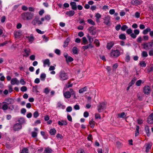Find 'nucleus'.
<instances>
[{
  "label": "nucleus",
  "instance_id": "1",
  "mask_svg": "<svg viewBox=\"0 0 153 153\" xmlns=\"http://www.w3.org/2000/svg\"><path fill=\"white\" fill-rule=\"evenodd\" d=\"M34 14L29 12H25L21 14L22 19L25 20H28L32 19L33 18Z\"/></svg>",
  "mask_w": 153,
  "mask_h": 153
},
{
  "label": "nucleus",
  "instance_id": "2",
  "mask_svg": "<svg viewBox=\"0 0 153 153\" xmlns=\"http://www.w3.org/2000/svg\"><path fill=\"white\" fill-rule=\"evenodd\" d=\"M142 45L143 46V48L145 49L153 50V40L150 42L143 43L142 44Z\"/></svg>",
  "mask_w": 153,
  "mask_h": 153
},
{
  "label": "nucleus",
  "instance_id": "3",
  "mask_svg": "<svg viewBox=\"0 0 153 153\" xmlns=\"http://www.w3.org/2000/svg\"><path fill=\"white\" fill-rule=\"evenodd\" d=\"M106 107V105L104 102H102L100 103L98 105L97 109L99 112L102 111L104 109H105Z\"/></svg>",
  "mask_w": 153,
  "mask_h": 153
},
{
  "label": "nucleus",
  "instance_id": "4",
  "mask_svg": "<svg viewBox=\"0 0 153 153\" xmlns=\"http://www.w3.org/2000/svg\"><path fill=\"white\" fill-rule=\"evenodd\" d=\"M59 76L61 80H64L68 79V74L64 71H61L59 72Z\"/></svg>",
  "mask_w": 153,
  "mask_h": 153
},
{
  "label": "nucleus",
  "instance_id": "5",
  "mask_svg": "<svg viewBox=\"0 0 153 153\" xmlns=\"http://www.w3.org/2000/svg\"><path fill=\"white\" fill-rule=\"evenodd\" d=\"M120 53V51L117 50H112L110 53V56L114 57H116L119 56Z\"/></svg>",
  "mask_w": 153,
  "mask_h": 153
},
{
  "label": "nucleus",
  "instance_id": "6",
  "mask_svg": "<svg viewBox=\"0 0 153 153\" xmlns=\"http://www.w3.org/2000/svg\"><path fill=\"white\" fill-rule=\"evenodd\" d=\"M64 56L66 59V61L67 63L71 62L74 60V59L71 56H68L67 53H65Z\"/></svg>",
  "mask_w": 153,
  "mask_h": 153
},
{
  "label": "nucleus",
  "instance_id": "7",
  "mask_svg": "<svg viewBox=\"0 0 153 153\" xmlns=\"http://www.w3.org/2000/svg\"><path fill=\"white\" fill-rule=\"evenodd\" d=\"M151 91L150 88L148 86H145L143 88V92L146 94H149Z\"/></svg>",
  "mask_w": 153,
  "mask_h": 153
},
{
  "label": "nucleus",
  "instance_id": "8",
  "mask_svg": "<svg viewBox=\"0 0 153 153\" xmlns=\"http://www.w3.org/2000/svg\"><path fill=\"white\" fill-rule=\"evenodd\" d=\"M22 126L19 123H16L13 126V129L15 131H18L22 128Z\"/></svg>",
  "mask_w": 153,
  "mask_h": 153
},
{
  "label": "nucleus",
  "instance_id": "9",
  "mask_svg": "<svg viewBox=\"0 0 153 153\" xmlns=\"http://www.w3.org/2000/svg\"><path fill=\"white\" fill-rule=\"evenodd\" d=\"M147 122L149 124L153 123V113L151 114L148 117Z\"/></svg>",
  "mask_w": 153,
  "mask_h": 153
},
{
  "label": "nucleus",
  "instance_id": "10",
  "mask_svg": "<svg viewBox=\"0 0 153 153\" xmlns=\"http://www.w3.org/2000/svg\"><path fill=\"white\" fill-rule=\"evenodd\" d=\"M5 101H6L5 102H7L6 103L8 105L10 104H12L14 102V100L13 98H10L6 99L5 100Z\"/></svg>",
  "mask_w": 153,
  "mask_h": 153
},
{
  "label": "nucleus",
  "instance_id": "11",
  "mask_svg": "<svg viewBox=\"0 0 153 153\" xmlns=\"http://www.w3.org/2000/svg\"><path fill=\"white\" fill-rule=\"evenodd\" d=\"M70 5L71 6V9L73 10H76L77 9V6L76 3L74 2H71L70 3Z\"/></svg>",
  "mask_w": 153,
  "mask_h": 153
},
{
  "label": "nucleus",
  "instance_id": "12",
  "mask_svg": "<svg viewBox=\"0 0 153 153\" xmlns=\"http://www.w3.org/2000/svg\"><path fill=\"white\" fill-rule=\"evenodd\" d=\"M71 95V93H70V92L68 91H66L64 93V97L67 99L70 98Z\"/></svg>",
  "mask_w": 153,
  "mask_h": 153
},
{
  "label": "nucleus",
  "instance_id": "13",
  "mask_svg": "<svg viewBox=\"0 0 153 153\" xmlns=\"http://www.w3.org/2000/svg\"><path fill=\"white\" fill-rule=\"evenodd\" d=\"M74 11L73 10H71L66 12L65 14L69 16H72L75 14Z\"/></svg>",
  "mask_w": 153,
  "mask_h": 153
},
{
  "label": "nucleus",
  "instance_id": "14",
  "mask_svg": "<svg viewBox=\"0 0 153 153\" xmlns=\"http://www.w3.org/2000/svg\"><path fill=\"white\" fill-rule=\"evenodd\" d=\"M39 19V18L38 16H35L34 19L32 21V24L33 25H35Z\"/></svg>",
  "mask_w": 153,
  "mask_h": 153
},
{
  "label": "nucleus",
  "instance_id": "15",
  "mask_svg": "<svg viewBox=\"0 0 153 153\" xmlns=\"http://www.w3.org/2000/svg\"><path fill=\"white\" fill-rule=\"evenodd\" d=\"M58 124L60 126L66 125H67V122L66 120H62L61 121H59Z\"/></svg>",
  "mask_w": 153,
  "mask_h": 153
},
{
  "label": "nucleus",
  "instance_id": "16",
  "mask_svg": "<svg viewBox=\"0 0 153 153\" xmlns=\"http://www.w3.org/2000/svg\"><path fill=\"white\" fill-rule=\"evenodd\" d=\"M11 83L12 85H14L16 83L18 85L19 84V81L17 80L16 78H13L11 80Z\"/></svg>",
  "mask_w": 153,
  "mask_h": 153
},
{
  "label": "nucleus",
  "instance_id": "17",
  "mask_svg": "<svg viewBox=\"0 0 153 153\" xmlns=\"http://www.w3.org/2000/svg\"><path fill=\"white\" fill-rule=\"evenodd\" d=\"M94 47V45H92V44L89 43L88 45L86 46H82V48L84 50L87 49L89 48H91Z\"/></svg>",
  "mask_w": 153,
  "mask_h": 153
},
{
  "label": "nucleus",
  "instance_id": "18",
  "mask_svg": "<svg viewBox=\"0 0 153 153\" xmlns=\"http://www.w3.org/2000/svg\"><path fill=\"white\" fill-rule=\"evenodd\" d=\"M6 102H2V103H5L2 106V108L4 110H6L8 109V105L6 103Z\"/></svg>",
  "mask_w": 153,
  "mask_h": 153
},
{
  "label": "nucleus",
  "instance_id": "19",
  "mask_svg": "<svg viewBox=\"0 0 153 153\" xmlns=\"http://www.w3.org/2000/svg\"><path fill=\"white\" fill-rule=\"evenodd\" d=\"M78 49L76 47H73L72 48V52L74 54H77L79 53Z\"/></svg>",
  "mask_w": 153,
  "mask_h": 153
},
{
  "label": "nucleus",
  "instance_id": "20",
  "mask_svg": "<svg viewBox=\"0 0 153 153\" xmlns=\"http://www.w3.org/2000/svg\"><path fill=\"white\" fill-rule=\"evenodd\" d=\"M70 41V39L69 38H67L64 42V44L63 46L64 48H65L67 46L68 43Z\"/></svg>",
  "mask_w": 153,
  "mask_h": 153
},
{
  "label": "nucleus",
  "instance_id": "21",
  "mask_svg": "<svg viewBox=\"0 0 153 153\" xmlns=\"http://www.w3.org/2000/svg\"><path fill=\"white\" fill-rule=\"evenodd\" d=\"M114 45V43L112 42L108 43L106 45L107 48L108 50H110Z\"/></svg>",
  "mask_w": 153,
  "mask_h": 153
},
{
  "label": "nucleus",
  "instance_id": "22",
  "mask_svg": "<svg viewBox=\"0 0 153 153\" xmlns=\"http://www.w3.org/2000/svg\"><path fill=\"white\" fill-rule=\"evenodd\" d=\"M52 150L51 149L48 148H45L44 152V153H51Z\"/></svg>",
  "mask_w": 153,
  "mask_h": 153
},
{
  "label": "nucleus",
  "instance_id": "23",
  "mask_svg": "<svg viewBox=\"0 0 153 153\" xmlns=\"http://www.w3.org/2000/svg\"><path fill=\"white\" fill-rule=\"evenodd\" d=\"M87 89V86H85L83 88H82L79 91V93L81 94L82 93L84 92H85V91H86Z\"/></svg>",
  "mask_w": 153,
  "mask_h": 153
},
{
  "label": "nucleus",
  "instance_id": "24",
  "mask_svg": "<svg viewBox=\"0 0 153 153\" xmlns=\"http://www.w3.org/2000/svg\"><path fill=\"white\" fill-rule=\"evenodd\" d=\"M26 38H28V39L30 42H32L34 40V38L32 34H31L30 36H26Z\"/></svg>",
  "mask_w": 153,
  "mask_h": 153
},
{
  "label": "nucleus",
  "instance_id": "25",
  "mask_svg": "<svg viewBox=\"0 0 153 153\" xmlns=\"http://www.w3.org/2000/svg\"><path fill=\"white\" fill-rule=\"evenodd\" d=\"M152 146V145H151L149 143H148L147 144L146 150V152H149V150L151 148Z\"/></svg>",
  "mask_w": 153,
  "mask_h": 153
},
{
  "label": "nucleus",
  "instance_id": "26",
  "mask_svg": "<svg viewBox=\"0 0 153 153\" xmlns=\"http://www.w3.org/2000/svg\"><path fill=\"white\" fill-rule=\"evenodd\" d=\"M151 30V29L149 27H148L143 31V33L144 34H147L149 32H150Z\"/></svg>",
  "mask_w": 153,
  "mask_h": 153
},
{
  "label": "nucleus",
  "instance_id": "27",
  "mask_svg": "<svg viewBox=\"0 0 153 153\" xmlns=\"http://www.w3.org/2000/svg\"><path fill=\"white\" fill-rule=\"evenodd\" d=\"M21 33L20 31L15 32L14 33V35L16 38H17L19 37L21 35Z\"/></svg>",
  "mask_w": 153,
  "mask_h": 153
},
{
  "label": "nucleus",
  "instance_id": "28",
  "mask_svg": "<svg viewBox=\"0 0 153 153\" xmlns=\"http://www.w3.org/2000/svg\"><path fill=\"white\" fill-rule=\"evenodd\" d=\"M95 123V122L93 120V119H91L89 122V124H90V126L91 128H93L94 127Z\"/></svg>",
  "mask_w": 153,
  "mask_h": 153
},
{
  "label": "nucleus",
  "instance_id": "29",
  "mask_svg": "<svg viewBox=\"0 0 153 153\" xmlns=\"http://www.w3.org/2000/svg\"><path fill=\"white\" fill-rule=\"evenodd\" d=\"M119 38L122 40H125L126 38L125 35L124 34L121 33L119 36Z\"/></svg>",
  "mask_w": 153,
  "mask_h": 153
},
{
  "label": "nucleus",
  "instance_id": "30",
  "mask_svg": "<svg viewBox=\"0 0 153 153\" xmlns=\"http://www.w3.org/2000/svg\"><path fill=\"white\" fill-rule=\"evenodd\" d=\"M140 3V1L138 0H132L131 1V3L133 5L139 4Z\"/></svg>",
  "mask_w": 153,
  "mask_h": 153
},
{
  "label": "nucleus",
  "instance_id": "31",
  "mask_svg": "<svg viewBox=\"0 0 153 153\" xmlns=\"http://www.w3.org/2000/svg\"><path fill=\"white\" fill-rule=\"evenodd\" d=\"M56 131L55 128H52L50 129L49 133L51 135H55L56 133Z\"/></svg>",
  "mask_w": 153,
  "mask_h": 153
},
{
  "label": "nucleus",
  "instance_id": "32",
  "mask_svg": "<svg viewBox=\"0 0 153 153\" xmlns=\"http://www.w3.org/2000/svg\"><path fill=\"white\" fill-rule=\"evenodd\" d=\"M126 116L125 113L124 112H123L121 114H118V116L120 118H124Z\"/></svg>",
  "mask_w": 153,
  "mask_h": 153
},
{
  "label": "nucleus",
  "instance_id": "33",
  "mask_svg": "<svg viewBox=\"0 0 153 153\" xmlns=\"http://www.w3.org/2000/svg\"><path fill=\"white\" fill-rule=\"evenodd\" d=\"M46 77V74L45 73L42 74L40 76L41 79L42 81H44L45 80Z\"/></svg>",
  "mask_w": 153,
  "mask_h": 153
},
{
  "label": "nucleus",
  "instance_id": "34",
  "mask_svg": "<svg viewBox=\"0 0 153 153\" xmlns=\"http://www.w3.org/2000/svg\"><path fill=\"white\" fill-rule=\"evenodd\" d=\"M139 126H136V132L135 133V137L137 136L139 134Z\"/></svg>",
  "mask_w": 153,
  "mask_h": 153
},
{
  "label": "nucleus",
  "instance_id": "35",
  "mask_svg": "<svg viewBox=\"0 0 153 153\" xmlns=\"http://www.w3.org/2000/svg\"><path fill=\"white\" fill-rule=\"evenodd\" d=\"M18 121L19 122V124H20L21 125L25 122L24 119L22 117L20 118Z\"/></svg>",
  "mask_w": 153,
  "mask_h": 153
},
{
  "label": "nucleus",
  "instance_id": "36",
  "mask_svg": "<svg viewBox=\"0 0 153 153\" xmlns=\"http://www.w3.org/2000/svg\"><path fill=\"white\" fill-rule=\"evenodd\" d=\"M137 78L136 77H134L128 84L130 85V86H131L133 84H134Z\"/></svg>",
  "mask_w": 153,
  "mask_h": 153
},
{
  "label": "nucleus",
  "instance_id": "37",
  "mask_svg": "<svg viewBox=\"0 0 153 153\" xmlns=\"http://www.w3.org/2000/svg\"><path fill=\"white\" fill-rule=\"evenodd\" d=\"M44 65H48V66H49L50 65L49 60L48 59H46L43 62Z\"/></svg>",
  "mask_w": 153,
  "mask_h": 153
},
{
  "label": "nucleus",
  "instance_id": "38",
  "mask_svg": "<svg viewBox=\"0 0 153 153\" xmlns=\"http://www.w3.org/2000/svg\"><path fill=\"white\" fill-rule=\"evenodd\" d=\"M87 37L88 39L89 43L91 44L93 41V38H92L91 36H89V35H88Z\"/></svg>",
  "mask_w": 153,
  "mask_h": 153
},
{
  "label": "nucleus",
  "instance_id": "39",
  "mask_svg": "<svg viewBox=\"0 0 153 153\" xmlns=\"http://www.w3.org/2000/svg\"><path fill=\"white\" fill-rule=\"evenodd\" d=\"M87 21L89 24H91L92 25H95V23L91 19H89L87 20Z\"/></svg>",
  "mask_w": 153,
  "mask_h": 153
},
{
  "label": "nucleus",
  "instance_id": "40",
  "mask_svg": "<svg viewBox=\"0 0 153 153\" xmlns=\"http://www.w3.org/2000/svg\"><path fill=\"white\" fill-rule=\"evenodd\" d=\"M28 149L26 148H25L22 149L21 153H28Z\"/></svg>",
  "mask_w": 153,
  "mask_h": 153
},
{
  "label": "nucleus",
  "instance_id": "41",
  "mask_svg": "<svg viewBox=\"0 0 153 153\" xmlns=\"http://www.w3.org/2000/svg\"><path fill=\"white\" fill-rule=\"evenodd\" d=\"M128 28V27L126 25H124L121 27V29L122 31H124Z\"/></svg>",
  "mask_w": 153,
  "mask_h": 153
},
{
  "label": "nucleus",
  "instance_id": "42",
  "mask_svg": "<svg viewBox=\"0 0 153 153\" xmlns=\"http://www.w3.org/2000/svg\"><path fill=\"white\" fill-rule=\"evenodd\" d=\"M37 85L33 86V92H36V93L38 92L39 91L37 89Z\"/></svg>",
  "mask_w": 153,
  "mask_h": 153
},
{
  "label": "nucleus",
  "instance_id": "43",
  "mask_svg": "<svg viewBox=\"0 0 153 153\" xmlns=\"http://www.w3.org/2000/svg\"><path fill=\"white\" fill-rule=\"evenodd\" d=\"M109 22L110 21L108 18L107 17H105L103 23L106 25H108Z\"/></svg>",
  "mask_w": 153,
  "mask_h": 153
},
{
  "label": "nucleus",
  "instance_id": "44",
  "mask_svg": "<svg viewBox=\"0 0 153 153\" xmlns=\"http://www.w3.org/2000/svg\"><path fill=\"white\" fill-rule=\"evenodd\" d=\"M142 55L143 57H146L148 55L147 52L144 51L142 52Z\"/></svg>",
  "mask_w": 153,
  "mask_h": 153
},
{
  "label": "nucleus",
  "instance_id": "45",
  "mask_svg": "<svg viewBox=\"0 0 153 153\" xmlns=\"http://www.w3.org/2000/svg\"><path fill=\"white\" fill-rule=\"evenodd\" d=\"M50 90L48 88H45L44 92L46 94H48Z\"/></svg>",
  "mask_w": 153,
  "mask_h": 153
},
{
  "label": "nucleus",
  "instance_id": "46",
  "mask_svg": "<svg viewBox=\"0 0 153 153\" xmlns=\"http://www.w3.org/2000/svg\"><path fill=\"white\" fill-rule=\"evenodd\" d=\"M39 114L37 111H35L33 114V116L34 118H36L39 116Z\"/></svg>",
  "mask_w": 153,
  "mask_h": 153
},
{
  "label": "nucleus",
  "instance_id": "47",
  "mask_svg": "<svg viewBox=\"0 0 153 153\" xmlns=\"http://www.w3.org/2000/svg\"><path fill=\"white\" fill-rule=\"evenodd\" d=\"M145 130L146 131V133L147 134L148 136H149L150 135V133L149 132V128L147 127L145 128Z\"/></svg>",
  "mask_w": 153,
  "mask_h": 153
},
{
  "label": "nucleus",
  "instance_id": "48",
  "mask_svg": "<svg viewBox=\"0 0 153 153\" xmlns=\"http://www.w3.org/2000/svg\"><path fill=\"white\" fill-rule=\"evenodd\" d=\"M140 65L142 67H145L146 65V63L144 61H141L140 63Z\"/></svg>",
  "mask_w": 153,
  "mask_h": 153
},
{
  "label": "nucleus",
  "instance_id": "49",
  "mask_svg": "<svg viewBox=\"0 0 153 153\" xmlns=\"http://www.w3.org/2000/svg\"><path fill=\"white\" fill-rule=\"evenodd\" d=\"M25 52L27 54V56H28L29 55V53L30 52V50L29 49L25 50Z\"/></svg>",
  "mask_w": 153,
  "mask_h": 153
},
{
  "label": "nucleus",
  "instance_id": "50",
  "mask_svg": "<svg viewBox=\"0 0 153 153\" xmlns=\"http://www.w3.org/2000/svg\"><path fill=\"white\" fill-rule=\"evenodd\" d=\"M27 88L25 86H23L21 88V90L23 92L25 91H27Z\"/></svg>",
  "mask_w": 153,
  "mask_h": 153
},
{
  "label": "nucleus",
  "instance_id": "51",
  "mask_svg": "<svg viewBox=\"0 0 153 153\" xmlns=\"http://www.w3.org/2000/svg\"><path fill=\"white\" fill-rule=\"evenodd\" d=\"M142 81L141 80H139L137 81L136 83V85L137 86H140L141 83Z\"/></svg>",
  "mask_w": 153,
  "mask_h": 153
},
{
  "label": "nucleus",
  "instance_id": "52",
  "mask_svg": "<svg viewBox=\"0 0 153 153\" xmlns=\"http://www.w3.org/2000/svg\"><path fill=\"white\" fill-rule=\"evenodd\" d=\"M94 43L95 44L96 46L98 47L100 45V43L98 40L95 39L94 41Z\"/></svg>",
  "mask_w": 153,
  "mask_h": 153
},
{
  "label": "nucleus",
  "instance_id": "53",
  "mask_svg": "<svg viewBox=\"0 0 153 153\" xmlns=\"http://www.w3.org/2000/svg\"><path fill=\"white\" fill-rule=\"evenodd\" d=\"M37 136V133L35 131L32 132V136L33 138L36 137Z\"/></svg>",
  "mask_w": 153,
  "mask_h": 153
},
{
  "label": "nucleus",
  "instance_id": "54",
  "mask_svg": "<svg viewBox=\"0 0 153 153\" xmlns=\"http://www.w3.org/2000/svg\"><path fill=\"white\" fill-rule=\"evenodd\" d=\"M45 19L46 20L49 21L51 19V17L50 15H47L45 16Z\"/></svg>",
  "mask_w": 153,
  "mask_h": 153
},
{
  "label": "nucleus",
  "instance_id": "55",
  "mask_svg": "<svg viewBox=\"0 0 153 153\" xmlns=\"http://www.w3.org/2000/svg\"><path fill=\"white\" fill-rule=\"evenodd\" d=\"M67 111L68 112H70L72 111V108L71 106L68 107L66 109Z\"/></svg>",
  "mask_w": 153,
  "mask_h": 153
},
{
  "label": "nucleus",
  "instance_id": "56",
  "mask_svg": "<svg viewBox=\"0 0 153 153\" xmlns=\"http://www.w3.org/2000/svg\"><path fill=\"white\" fill-rule=\"evenodd\" d=\"M137 122L139 124H141L143 123V120L141 119H138L137 120Z\"/></svg>",
  "mask_w": 153,
  "mask_h": 153
},
{
  "label": "nucleus",
  "instance_id": "57",
  "mask_svg": "<svg viewBox=\"0 0 153 153\" xmlns=\"http://www.w3.org/2000/svg\"><path fill=\"white\" fill-rule=\"evenodd\" d=\"M55 53L58 55L60 54V51L58 49H56L55 50Z\"/></svg>",
  "mask_w": 153,
  "mask_h": 153
},
{
  "label": "nucleus",
  "instance_id": "58",
  "mask_svg": "<svg viewBox=\"0 0 153 153\" xmlns=\"http://www.w3.org/2000/svg\"><path fill=\"white\" fill-rule=\"evenodd\" d=\"M95 29V27L94 26H91L89 27L88 29V30L89 31V32L90 31H92V30H94Z\"/></svg>",
  "mask_w": 153,
  "mask_h": 153
},
{
  "label": "nucleus",
  "instance_id": "59",
  "mask_svg": "<svg viewBox=\"0 0 153 153\" xmlns=\"http://www.w3.org/2000/svg\"><path fill=\"white\" fill-rule=\"evenodd\" d=\"M121 25L120 24H118L116 26L115 29L117 30L118 31L119 30L120 28H121Z\"/></svg>",
  "mask_w": 153,
  "mask_h": 153
},
{
  "label": "nucleus",
  "instance_id": "60",
  "mask_svg": "<svg viewBox=\"0 0 153 153\" xmlns=\"http://www.w3.org/2000/svg\"><path fill=\"white\" fill-rule=\"evenodd\" d=\"M132 31L131 28L128 29L126 30V33L128 34H131L132 33Z\"/></svg>",
  "mask_w": 153,
  "mask_h": 153
},
{
  "label": "nucleus",
  "instance_id": "61",
  "mask_svg": "<svg viewBox=\"0 0 153 153\" xmlns=\"http://www.w3.org/2000/svg\"><path fill=\"white\" fill-rule=\"evenodd\" d=\"M130 60V57L129 55H127L126 57L125 61L127 62H128Z\"/></svg>",
  "mask_w": 153,
  "mask_h": 153
},
{
  "label": "nucleus",
  "instance_id": "62",
  "mask_svg": "<svg viewBox=\"0 0 153 153\" xmlns=\"http://www.w3.org/2000/svg\"><path fill=\"white\" fill-rule=\"evenodd\" d=\"M36 31L38 33H40V34H43L44 33V31H42L38 29H36Z\"/></svg>",
  "mask_w": 153,
  "mask_h": 153
},
{
  "label": "nucleus",
  "instance_id": "63",
  "mask_svg": "<svg viewBox=\"0 0 153 153\" xmlns=\"http://www.w3.org/2000/svg\"><path fill=\"white\" fill-rule=\"evenodd\" d=\"M95 118L96 119L98 118L100 119H101V116L98 113H96L95 114Z\"/></svg>",
  "mask_w": 153,
  "mask_h": 153
},
{
  "label": "nucleus",
  "instance_id": "64",
  "mask_svg": "<svg viewBox=\"0 0 153 153\" xmlns=\"http://www.w3.org/2000/svg\"><path fill=\"white\" fill-rule=\"evenodd\" d=\"M92 139V136L91 134H89L88 137H87V139L89 141L91 140Z\"/></svg>",
  "mask_w": 153,
  "mask_h": 153
}]
</instances>
